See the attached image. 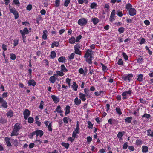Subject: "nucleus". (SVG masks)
<instances>
[{"label": "nucleus", "instance_id": "obj_26", "mask_svg": "<svg viewBox=\"0 0 153 153\" xmlns=\"http://www.w3.org/2000/svg\"><path fill=\"white\" fill-rule=\"evenodd\" d=\"M72 87L75 91H76L78 88V85L75 82H73V85H72Z\"/></svg>", "mask_w": 153, "mask_h": 153}, {"label": "nucleus", "instance_id": "obj_37", "mask_svg": "<svg viewBox=\"0 0 153 153\" xmlns=\"http://www.w3.org/2000/svg\"><path fill=\"white\" fill-rule=\"evenodd\" d=\"M79 125L78 123V122H77L76 126L75 128V132H76V134H78L79 133Z\"/></svg>", "mask_w": 153, "mask_h": 153}, {"label": "nucleus", "instance_id": "obj_10", "mask_svg": "<svg viewBox=\"0 0 153 153\" xmlns=\"http://www.w3.org/2000/svg\"><path fill=\"white\" fill-rule=\"evenodd\" d=\"M35 132V134H36L37 136L39 135L40 136V137H41L43 135V132L42 130H38L34 131Z\"/></svg>", "mask_w": 153, "mask_h": 153}, {"label": "nucleus", "instance_id": "obj_20", "mask_svg": "<svg viewBox=\"0 0 153 153\" xmlns=\"http://www.w3.org/2000/svg\"><path fill=\"white\" fill-rule=\"evenodd\" d=\"M20 32L21 34H22V33L23 32L24 35H25V34H27L29 33L28 29L27 27L24 28L23 30H20Z\"/></svg>", "mask_w": 153, "mask_h": 153}, {"label": "nucleus", "instance_id": "obj_56", "mask_svg": "<svg viewBox=\"0 0 153 153\" xmlns=\"http://www.w3.org/2000/svg\"><path fill=\"white\" fill-rule=\"evenodd\" d=\"M116 13V11L114 9H113L111 13L110 17H114Z\"/></svg>", "mask_w": 153, "mask_h": 153}, {"label": "nucleus", "instance_id": "obj_11", "mask_svg": "<svg viewBox=\"0 0 153 153\" xmlns=\"http://www.w3.org/2000/svg\"><path fill=\"white\" fill-rule=\"evenodd\" d=\"M79 98L80 99L82 100L83 102L85 101L86 100V95L82 93H80L79 94Z\"/></svg>", "mask_w": 153, "mask_h": 153}, {"label": "nucleus", "instance_id": "obj_8", "mask_svg": "<svg viewBox=\"0 0 153 153\" xmlns=\"http://www.w3.org/2000/svg\"><path fill=\"white\" fill-rule=\"evenodd\" d=\"M51 98L54 103L56 104H57L58 103L59 101V98L55 95H51Z\"/></svg>", "mask_w": 153, "mask_h": 153}, {"label": "nucleus", "instance_id": "obj_38", "mask_svg": "<svg viewBox=\"0 0 153 153\" xmlns=\"http://www.w3.org/2000/svg\"><path fill=\"white\" fill-rule=\"evenodd\" d=\"M147 135L150 136L151 137H153V131H152L150 129H149L147 130Z\"/></svg>", "mask_w": 153, "mask_h": 153}, {"label": "nucleus", "instance_id": "obj_18", "mask_svg": "<svg viewBox=\"0 0 153 153\" xmlns=\"http://www.w3.org/2000/svg\"><path fill=\"white\" fill-rule=\"evenodd\" d=\"M48 32V31L46 30H45L43 31V35L42 37L44 40H46L48 39L47 35Z\"/></svg>", "mask_w": 153, "mask_h": 153}, {"label": "nucleus", "instance_id": "obj_50", "mask_svg": "<svg viewBox=\"0 0 153 153\" xmlns=\"http://www.w3.org/2000/svg\"><path fill=\"white\" fill-rule=\"evenodd\" d=\"M44 105V102L43 101L41 100L40 101V105L39 106V108L41 110H42L43 108V105Z\"/></svg>", "mask_w": 153, "mask_h": 153}, {"label": "nucleus", "instance_id": "obj_24", "mask_svg": "<svg viewBox=\"0 0 153 153\" xmlns=\"http://www.w3.org/2000/svg\"><path fill=\"white\" fill-rule=\"evenodd\" d=\"M56 111L58 113H61L63 112V110L61 108L60 105H58L56 109Z\"/></svg>", "mask_w": 153, "mask_h": 153}, {"label": "nucleus", "instance_id": "obj_42", "mask_svg": "<svg viewBox=\"0 0 153 153\" xmlns=\"http://www.w3.org/2000/svg\"><path fill=\"white\" fill-rule=\"evenodd\" d=\"M87 123L88 124V128L92 129L93 128V125L91 121H88Z\"/></svg>", "mask_w": 153, "mask_h": 153}, {"label": "nucleus", "instance_id": "obj_17", "mask_svg": "<svg viewBox=\"0 0 153 153\" xmlns=\"http://www.w3.org/2000/svg\"><path fill=\"white\" fill-rule=\"evenodd\" d=\"M58 61L59 62L65 63L66 61V59L64 56H60L58 59Z\"/></svg>", "mask_w": 153, "mask_h": 153}, {"label": "nucleus", "instance_id": "obj_45", "mask_svg": "<svg viewBox=\"0 0 153 153\" xmlns=\"http://www.w3.org/2000/svg\"><path fill=\"white\" fill-rule=\"evenodd\" d=\"M132 119V117H129L125 119V121L127 123H130L131 122Z\"/></svg>", "mask_w": 153, "mask_h": 153}, {"label": "nucleus", "instance_id": "obj_27", "mask_svg": "<svg viewBox=\"0 0 153 153\" xmlns=\"http://www.w3.org/2000/svg\"><path fill=\"white\" fill-rule=\"evenodd\" d=\"M61 71L63 72L68 71V70L66 68L65 66L63 64L61 65Z\"/></svg>", "mask_w": 153, "mask_h": 153}, {"label": "nucleus", "instance_id": "obj_12", "mask_svg": "<svg viewBox=\"0 0 153 153\" xmlns=\"http://www.w3.org/2000/svg\"><path fill=\"white\" fill-rule=\"evenodd\" d=\"M29 86H35L36 85V82L33 79H29L28 82Z\"/></svg>", "mask_w": 153, "mask_h": 153}, {"label": "nucleus", "instance_id": "obj_34", "mask_svg": "<svg viewBox=\"0 0 153 153\" xmlns=\"http://www.w3.org/2000/svg\"><path fill=\"white\" fill-rule=\"evenodd\" d=\"M7 120L6 119L3 118L2 117L0 118V123L2 124H4L7 123Z\"/></svg>", "mask_w": 153, "mask_h": 153}, {"label": "nucleus", "instance_id": "obj_36", "mask_svg": "<svg viewBox=\"0 0 153 153\" xmlns=\"http://www.w3.org/2000/svg\"><path fill=\"white\" fill-rule=\"evenodd\" d=\"M52 122H51L49 123V124L47 127V128L48 129V130L51 132L52 131Z\"/></svg>", "mask_w": 153, "mask_h": 153}, {"label": "nucleus", "instance_id": "obj_14", "mask_svg": "<svg viewBox=\"0 0 153 153\" xmlns=\"http://www.w3.org/2000/svg\"><path fill=\"white\" fill-rule=\"evenodd\" d=\"M85 58V61L89 64H91L92 63V60L93 59L94 57L93 56H90V57L88 58Z\"/></svg>", "mask_w": 153, "mask_h": 153}, {"label": "nucleus", "instance_id": "obj_55", "mask_svg": "<svg viewBox=\"0 0 153 153\" xmlns=\"http://www.w3.org/2000/svg\"><path fill=\"white\" fill-rule=\"evenodd\" d=\"M116 14L120 17H121L123 16L122 11L120 10H118L117 11Z\"/></svg>", "mask_w": 153, "mask_h": 153}, {"label": "nucleus", "instance_id": "obj_62", "mask_svg": "<svg viewBox=\"0 0 153 153\" xmlns=\"http://www.w3.org/2000/svg\"><path fill=\"white\" fill-rule=\"evenodd\" d=\"M32 8V6L31 4H29L26 7L27 9L29 11L31 10Z\"/></svg>", "mask_w": 153, "mask_h": 153}, {"label": "nucleus", "instance_id": "obj_41", "mask_svg": "<svg viewBox=\"0 0 153 153\" xmlns=\"http://www.w3.org/2000/svg\"><path fill=\"white\" fill-rule=\"evenodd\" d=\"M109 8L110 7L108 4L105 3V4L104 8L105 9L106 12H108Z\"/></svg>", "mask_w": 153, "mask_h": 153}, {"label": "nucleus", "instance_id": "obj_25", "mask_svg": "<svg viewBox=\"0 0 153 153\" xmlns=\"http://www.w3.org/2000/svg\"><path fill=\"white\" fill-rule=\"evenodd\" d=\"M133 77V75L131 74L125 76V80H128L129 81L131 80Z\"/></svg>", "mask_w": 153, "mask_h": 153}, {"label": "nucleus", "instance_id": "obj_15", "mask_svg": "<svg viewBox=\"0 0 153 153\" xmlns=\"http://www.w3.org/2000/svg\"><path fill=\"white\" fill-rule=\"evenodd\" d=\"M89 90L88 88H85L84 89V92L85 94H84L86 95L87 97H90L91 94L89 93Z\"/></svg>", "mask_w": 153, "mask_h": 153}, {"label": "nucleus", "instance_id": "obj_6", "mask_svg": "<svg viewBox=\"0 0 153 153\" xmlns=\"http://www.w3.org/2000/svg\"><path fill=\"white\" fill-rule=\"evenodd\" d=\"M92 50L91 49H87L86 51L85 54L84 56V58H88L92 56Z\"/></svg>", "mask_w": 153, "mask_h": 153}, {"label": "nucleus", "instance_id": "obj_3", "mask_svg": "<svg viewBox=\"0 0 153 153\" xmlns=\"http://www.w3.org/2000/svg\"><path fill=\"white\" fill-rule=\"evenodd\" d=\"M88 23V20L85 18L79 19L78 21V24L81 26L86 25Z\"/></svg>", "mask_w": 153, "mask_h": 153}, {"label": "nucleus", "instance_id": "obj_46", "mask_svg": "<svg viewBox=\"0 0 153 153\" xmlns=\"http://www.w3.org/2000/svg\"><path fill=\"white\" fill-rule=\"evenodd\" d=\"M75 56V53H71V55L68 56V59H69L70 61L72 59H73Z\"/></svg>", "mask_w": 153, "mask_h": 153}, {"label": "nucleus", "instance_id": "obj_29", "mask_svg": "<svg viewBox=\"0 0 153 153\" xmlns=\"http://www.w3.org/2000/svg\"><path fill=\"white\" fill-rule=\"evenodd\" d=\"M62 146L65 147L66 149H68L69 146V144L68 143L62 142L61 143Z\"/></svg>", "mask_w": 153, "mask_h": 153}, {"label": "nucleus", "instance_id": "obj_4", "mask_svg": "<svg viewBox=\"0 0 153 153\" xmlns=\"http://www.w3.org/2000/svg\"><path fill=\"white\" fill-rule=\"evenodd\" d=\"M30 112L27 109H25L23 112V115L24 118L25 120H27L30 114Z\"/></svg>", "mask_w": 153, "mask_h": 153}, {"label": "nucleus", "instance_id": "obj_33", "mask_svg": "<svg viewBox=\"0 0 153 153\" xmlns=\"http://www.w3.org/2000/svg\"><path fill=\"white\" fill-rule=\"evenodd\" d=\"M132 8V5L129 3H128L125 6V8L128 10H130V9H131Z\"/></svg>", "mask_w": 153, "mask_h": 153}, {"label": "nucleus", "instance_id": "obj_21", "mask_svg": "<svg viewBox=\"0 0 153 153\" xmlns=\"http://www.w3.org/2000/svg\"><path fill=\"white\" fill-rule=\"evenodd\" d=\"M91 21L94 25H97L99 21V19L97 17L93 18Z\"/></svg>", "mask_w": 153, "mask_h": 153}, {"label": "nucleus", "instance_id": "obj_52", "mask_svg": "<svg viewBox=\"0 0 153 153\" xmlns=\"http://www.w3.org/2000/svg\"><path fill=\"white\" fill-rule=\"evenodd\" d=\"M70 0H65V1L64 2V5L65 7H67L68 6V5L70 3Z\"/></svg>", "mask_w": 153, "mask_h": 153}, {"label": "nucleus", "instance_id": "obj_2", "mask_svg": "<svg viewBox=\"0 0 153 153\" xmlns=\"http://www.w3.org/2000/svg\"><path fill=\"white\" fill-rule=\"evenodd\" d=\"M9 11L10 12L13 13L15 19H17L19 17V14L18 12L16 10L15 8L13 7H9Z\"/></svg>", "mask_w": 153, "mask_h": 153}, {"label": "nucleus", "instance_id": "obj_48", "mask_svg": "<svg viewBox=\"0 0 153 153\" xmlns=\"http://www.w3.org/2000/svg\"><path fill=\"white\" fill-rule=\"evenodd\" d=\"M28 122L29 123H33L34 121V119L33 118L31 117H29L28 118Z\"/></svg>", "mask_w": 153, "mask_h": 153}, {"label": "nucleus", "instance_id": "obj_44", "mask_svg": "<svg viewBox=\"0 0 153 153\" xmlns=\"http://www.w3.org/2000/svg\"><path fill=\"white\" fill-rule=\"evenodd\" d=\"M97 6V4L95 2L92 3L90 5L91 8V9H95Z\"/></svg>", "mask_w": 153, "mask_h": 153}, {"label": "nucleus", "instance_id": "obj_22", "mask_svg": "<svg viewBox=\"0 0 153 153\" xmlns=\"http://www.w3.org/2000/svg\"><path fill=\"white\" fill-rule=\"evenodd\" d=\"M74 53L78 54L79 55H82V51L80 50L78 48H74Z\"/></svg>", "mask_w": 153, "mask_h": 153}, {"label": "nucleus", "instance_id": "obj_47", "mask_svg": "<svg viewBox=\"0 0 153 153\" xmlns=\"http://www.w3.org/2000/svg\"><path fill=\"white\" fill-rule=\"evenodd\" d=\"M21 35L22 36V39L23 42L24 43H26V36H25V35H24V33H23V32L22 33Z\"/></svg>", "mask_w": 153, "mask_h": 153}, {"label": "nucleus", "instance_id": "obj_9", "mask_svg": "<svg viewBox=\"0 0 153 153\" xmlns=\"http://www.w3.org/2000/svg\"><path fill=\"white\" fill-rule=\"evenodd\" d=\"M56 74H54L53 76H51L49 78V81L51 83L53 84L55 83L56 81Z\"/></svg>", "mask_w": 153, "mask_h": 153}, {"label": "nucleus", "instance_id": "obj_16", "mask_svg": "<svg viewBox=\"0 0 153 153\" xmlns=\"http://www.w3.org/2000/svg\"><path fill=\"white\" fill-rule=\"evenodd\" d=\"M6 115L7 117L11 118L13 116V113L11 110H10L7 112Z\"/></svg>", "mask_w": 153, "mask_h": 153}, {"label": "nucleus", "instance_id": "obj_60", "mask_svg": "<svg viewBox=\"0 0 153 153\" xmlns=\"http://www.w3.org/2000/svg\"><path fill=\"white\" fill-rule=\"evenodd\" d=\"M123 62L122 59H120L118 60L117 63L118 65H121L123 64Z\"/></svg>", "mask_w": 153, "mask_h": 153}, {"label": "nucleus", "instance_id": "obj_39", "mask_svg": "<svg viewBox=\"0 0 153 153\" xmlns=\"http://www.w3.org/2000/svg\"><path fill=\"white\" fill-rule=\"evenodd\" d=\"M116 120L112 118L109 119L108 121V123L111 125H113L114 124V122Z\"/></svg>", "mask_w": 153, "mask_h": 153}, {"label": "nucleus", "instance_id": "obj_54", "mask_svg": "<svg viewBox=\"0 0 153 153\" xmlns=\"http://www.w3.org/2000/svg\"><path fill=\"white\" fill-rule=\"evenodd\" d=\"M60 0H56L55 1V6L56 7H58L60 5Z\"/></svg>", "mask_w": 153, "mask_h": 153}, {"label": "nucleus", "instance_id": "obj_7", "mask_svg": "<svg viewBox=\"0 0 153 153\" xmlns=\"http://www.w3.org/2000/svg\"><path fill=\"white\" fill-rule=\"evenodd\" d=\"M128 11L129 15L132 16H134L135 15L137 12L136 9L134 8H132L131 9H130Z\"/></svg>", "mask_w": 153, "mask_h": 153}, {"label": "nucleus", "instance_id": "obj_59", "mask_svg": "<svg viewBox=\"0 0 153 153\" xmlns=\"http://www.w3.org/2000/svg\"><path fill=\"white\" fill-rule=\"evenodd\" d=\"M136 143L137 145H139L142 144V141L141 140H137Z\"/></svg>", "mask_w": 153, "mask_h": 153}, {"label": "nucleus", "instance_id": "obj_30", "mask_svg": "<svg viewBox=\"0 0 153 153\" xmlns=\"http://www.w3.org/2000/svg\"><path fill=\"white\" fill-rule=\"evenodd\" d=\"M59 43L57 41H54L51 44V47L52 48L55 47H58L59 45Z\"/></svg>", "mask_w": 153, "mask_h": 153}, {"label": "nucleus", "instance_id": "obj_31", "mask_svg": "<svg viewBox=\"0 0 153 153\" xmlns=\"http://www.w3.org/2000/svg\"><path fill=\"white\" fill-rule=\"evenodd\" d=\"M100 64L102 66L103 71L104 72H106L108 70V68L106 66H105L102 63H101Z\"/></svg>", "mask_w": 153, "mask_h": 153}, {"label": "nucleus", "instance_id": "obj_28", "mask_svg": "<svg viewBox=\"0 0 153 153\" xmlns=\"http://www.w3.org/2000/svg\"><path fill=\"white\" fill-rule=\"evenodd\" d=\"M56 56V54L55 51H52L51 53V54L50 57L51 59H53Z\"/></svg>", "mask_w": 153, "mask_h": 153}, {"label": "nucleus", "instance_id": "obj_53", "mask_svg": "<svg viewBox=\"0 0 153 153\" xmlns=\"http://www.w3.org/2000/svg\"><path fill=\"white\" fill-rule=\"evenodd\" d=\"M131 89V88H130L128 91H125V97L128 94L129 95H130L132 93V91Z\"/></svg>", "mask_w": 153, "mask_h": 153}, {"label": "nucleus", "instance_id": "obj_58", "mask_svg": "<svg viewBox=\"0 0 153 153\" xmlns=\"http://www.w3.org/2000/svg\"><path fill=\"white\" fill-rule=\"evenodd\" d=\"M13 45L15 47L18 45L19 43V40L18 39H14L13 41Z\"/></svg>", "mask_w": 153, "mask_h": 153}, {"label": "nucleus", "instance_id": "obj_19", "mask_svg": "<svg viewBox=\"0 0 153 153\" xmlns=\"http://www.w3.org/2000/svg\"><path fill=\"white\" fill-rule=\"evenodd\" d=\"M74 102L76 105H80L81 103V100L80 99H79L78 97H76L74 99Z\"/></svg>", "mask_w": 153, "mask_h": 153}, {"label": "nucleus", "instance_id": "obj_63", "mask_svg": "<svg viewBox=\"0 0 153 153\" xmlns=\"http://www.w3.org/2000/svg\"><path fill=\"white\" fill-rule=\"evenodd\" d=\"M105 149L102 148L100 149L98 151V153H104L105 152Z\"/></svg>", "mask_w": 153, "mask_h": 153}, {"label": "nucleus", "instance_id": "obj_13", "mask_svg": "<svg viewBox=\"0 0 153 153\" xmlns=\"http://www.w3.org/2000/svg\"><path fill=\"white\" fill-rule=\"evenodd\" d=\"M10 140V138L7 137H5L4 138V140L6 142V144L8 147L11 146V144Z\"/></svg>", "mask_w": 153, "mask_h": 153}, {"label": "nucleus", "instance_id": "obj_35", "mask_svg": "<svg viewBox=\"0 0 153 153\" xmlns=\"http://www.w3.org/2000/svg\"><path fill=\"white\" fill-rule=\"evenodd\" d=\"M56 76H62L64 75V74L63 72L59 71H56Z\"/></svg>", "mask_w": 153, "mask_h": 153}, {"label": "nucleus", "instance_id": "obj_5", "mask_svg": "<svg viewBox=\"0 0 153 153\" xmlns=\"http://www.w3.org/2000/svg\"><path fill=\"white\" fill-rule=\"evenodd\" d=\"M2 103L1 105L4 108H7V102L5 100H4L3 98L0 97V103Z\"/></svg>", "mask_w": 153, "mask_h": 153}, {"label": "nucleus", "instance_id": "obj_64", "mask_svg": "<svg viewBox=\"0 0 153 153\" xmlns=\"http://www.w3.org/2000/svg\"><path fill=\"white\" fill-rule=\"evenodd\" d=\"M92 138L90 136H88L87 138V142L89 143L92 141Z\"/></svg>", "mask_w": 153, "mask_h": 153}, {"label": "nucleus", "instance_id": "obj_23", "mask_svg": "<svg viewBox=\"0 0 153 153\" xmlns=\"http://www.w3.org/2000/svg\"><path fill=\"white\" fill-rule=\"evenodd\" d=\"M70 107L69 105H67L65 107V115H67L68 114L70 113Z\"/></svg>", "mask_w": 153, "mask_h": 153}, {"label": "nucleus", "instance_id": "obj_32", "mask_svg": "<svg viewBox=\"0 0 153 153\" xmlns=\"http://www.w3.org/2000/svg\"><path fill=\"white\" fill-rule=\"evenodd\" d=\"M76 39L74 37H72L69 39V42L70 44H73L75 43Z\"/></svg>", "mask_w": 153, "mask_h": 153}, {"label": "nucleus", "instance_id": "obj_43", "mask_svg": "<svg viewBox=\"0 0 153 153\" xmlns=\"http://www.w3.org/2000/svg\"><path fill=\"white\" fill-rule=\"evenodd\" d=\"M143 76L142 74H140L138 75V77L137 79V80L139 82H141L143 81Z\"/></svg>", "mask_w": 153, "mask_h": 153}, {"label": "nucleus", "instance_id": "obj_49", "mask_svg": "<svg viewBox=\"0 0 153 153\" xmlns=\"http://www.w3.org/2000/svg\"><path fill=\"white\" fill-rule=\"evenodd\" d=\"M116 110L117 113L119 115H120L122 114V112L121 111V110L120 108L117 107L116 108Z\"/></svg>", "mask_w": 153, "mask_h": 153}, {"label": "nucleus", "instance_id": "obj_57", "mask_svg": "<svg viewBox=\"0 0 153 153\" xmlns=\"http://www.w3.org/2000/svg\"><path fill=\"white\" fill-rule=\"evenodd\" d=\"M10 59L12 60H14L16 58V55L13 53H11L10 55Z\"/></svg>", "mask_w": 153, "mask_h": 153}, {"label": "nucleus", "instance_id": "obj_40", "mask_svg": "<svg viewBox=\"0 0 153 153\" xmlns=\"http://www.w3.org/2000/svg\"><path fill=\"white\" fill-rule=\"evenodd\" d=\"M142 152L143 153H146L148 151V148L147 146H142Z\"/></svg>", "mask_w": 153, "mask_h": 153}, {"label": "nucleus", "instance_id": "obj_61", "mask_svg": "<svg viewBox=\"0 0 153 153\" xmlns=\"http://www.w3.org/2000/svg\"><path fill=\"white\" fill-rule=\"evenodd\" d=\"M13 143L15 146L17 147L18 146V142L16 140H13Z\"/></svg>", "mask_w": 153, "mask_h": 153}, {"label": "nucleus", "instance_id": "obj_51", "mask_svg": "<svg viewBox=\"0 0 153 153\" xmlns=\"http://www.w3.org/2000/svg\"><path fill=\"white\" fill-rule=\"evenodd\" d=\"M142 118L145 117L149 119L150 118L151 115L150 114L145 113L144 115L142 116Z\"/></svg>", "mask_w": 153, "mask_h": 153}, {"label": "nucleus", "instance_id": "obj_1", "mask_svg": "<svg viewBox=\"0 0 153 153\" xmlns=\"http://www.w3.org/2000/svg\"><path fill=\"white\" fill-rule=\"evenodd\" d=\"M22 126L20 123H16L14 126V128L10 136L12 137L14 136H17L18 134V131L21 128Z\"/></svg>", "mask_w": 153, "mask_h": 153}]
</instances>
